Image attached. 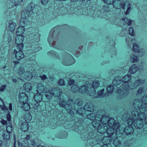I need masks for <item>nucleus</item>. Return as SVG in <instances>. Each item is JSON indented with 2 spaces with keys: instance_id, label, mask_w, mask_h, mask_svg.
<instances>
[{
  "instance_id": "nucleus-1",
  "label": "nucleus",
  "mask_w": 147,
  "mask_h": 147,
  "mask_svg": "<svg viewBox=\"0 0 147 147\" xmlns=\"http://www.w3.org/2000/svg\"><path fill=\"white\" fill-rule=\"evenodd\" d=\"M131 79V77L129 75H126L123 77L122 81L123 84L121 86L120 89L117 90L118 93V98L122 99L127 96L129 93L130 85L128 83Z\"/></svg>"
},
{
  "instance_id": "nucleus-2",
  "label": "nucleus",
  "mask_w": 147,
  "mask_h": 147,
  "mask_svg": "<svg viewBox=\"0 0 147 147\" xmlns=\"http://www.w3.org/2000/svg\"><path fill=\"white\" fill-rule=\"evenodd\" d=\"M113 4L114 7L117 9L122 8L124 9L125 7H127V9L125 12L126 15L128 14L131 10V4L126 0H115L113 1Z\"/></svg>"
},
{
  "instance_id": "nucleus-3",
  "label": "nucleus",
  "mask_w": 147,
  "mask_h": 147,
  "mask_svg": "<svg viewBox=\"0 0 147 147\" xmlns=\"http://www.w3.org/2000/svg\"><path fill=\"white\" fill-rule=\"evenodd\" d=\"M30 136L26 135V137L23 139L22 142H18V145L19 147H31L34 146L36 143L34 140H30Z\"/></svg>"
},
{
  "instance_id": "nucleus-4",
  "label": "nucleus",
  "mask_w": 147,
  "mask_h": 147,
  "mask_svg": "<svg viewBox=\"0 0 147 147\" xmlns=\"http://www.w3.org/2000/svg\"><path fill=\"white\" fill-rule=\"evenodd\" d=\"M104 115L107 117V121L106 122V123L107 122V125L109 126L110 127H113L114 129L116 130L117 134H122L123 133V131L121 130L119 128L120 124L119 122H116L115 121L113 118H111L108 120V116L105 115Z\"/></svg>"
},
{
  "instance_id": "nucleus-5",
  "label": "nucleus",
  "mask_w": 147,
  "mask_h": 147,
  "mask_svg": "<svg viewBox=\"0 0 147 147\" xmlns=\"http://www.w3.org/2000/svg\"><path fill=\"white\" fill-rule=\"evenodd\" d=\"M107 117L104 115H99L98 116H97V117H96L92 122V125L95 128H98L99 126L102 124V122H106L107 121Z\"/></svg>"
},
{
  "instance_id": "nucleus-6",
  "label": "nucleus",
  "mask_w": 147,
  "mask_h": 147,
  "mask_svg": "<svg viewBox=\"0 0 147 147\" xmlns=\"http://www.w3.org/2000/svg\"><path fill=\"white\" fill-rule=\"evenodd\" d=\"M59 105L61 107H65V109L71 115H74V110L73 109L71 103L68 102L64 100L60 101L59 103Z\"/></svg>"
},
{
  "instance_id": "nucleus-7",
  "label": "nucleus",
  "mask_w": 147,
  "mask_h": 147,
  "mask_svg": "<svg viewBox=\"0 0 147 147\" xmlns=\"http://www.w3.org/2000/svg\"><path fill=\"white\" fill-rule=\"evenodd\" d=\"M144 106L142 101L139 99H136L134 101L133 108L139 110L140 112H145V109L144 107Z\"/></svg>"
},
{
  "instance_id": "nucleus-8",
  "label": "nucleus",
  "mask_w": 147,
  "mask_h": 147,
  "mask_svg": "<svg viewBox=\"0 0 147 147\" xmlns=\"http://www.w3.org/2000/svg\"><path fill=\"white\" fill-rule=\"evenodd\" d=\"M141 117L139 118L135 119L134 121V125L136 129H140L142 128L143 125L144 119L145 118L144 115L142 114L140 115Z\"/></svg>"
},
{
  "instance_id": "nucleus-9",
  "label": "nucleus",
  "mask_w": 147,
  "mask_h": 147,
  "mask_svg": "<svg viewBox=\"0 0 147 147\" xmlns=\"http://www.w3.org/2000/svg\"><path fill=\"white\" fill-rule=\"evenodd\" d=\"M145 82V80L138 79L130 85L129 90L136 88L144 84Z\"/></svg>"
},
{
  "instance_id": "nucleus-10",
  "label": "nucleus",
  "mask_w": 147,
  "mask_h": 147,
  "mask_svg": "<svg viewBox=\"0 0 147 147\" xmlns=\"http://www.w3.org/2000/svg\"><path fill=\"white\" fill-rule=\"evenodd\" d=\"M139 110L138 109H136L133 108H132V111L131 113V116L132 118L134 119L139 118L141 117V116H140V115H141V114H142L144 115V113L145 112H140V113H139Z\"/></svg>"
},
{
  "instance_id": "nucleus-11",
  "label": "nucleus",
  "mask_w": 147,
  "mask_h": 147,
  "mask_svg": "<svg viewBox=\"0 0 147 147\" xmlns=\"http://www.w3.org/2000/svg\"><path fill=\"white\" fill-rule=\"evenodd\" d=\"M106 132H107V136L113 138L114 137L116 136V135L119 134H117L116 130L114 129L113 127H112L107 128Z\"/></svg>"
},
{
  "instance_id": "nucleus-12",
  "label": "nucleus",
  "mask_w": 147,
  "mask_h": 147,
  "mask_svg": "<svg viewBox=\"0 0 147 147\" xmlns=\"http://www.w3.org/2000/svg\"><path fill=\"white\" fill-rule=\"evenodd\" d=\"M98 131L101 134H103L106 131L107 129L106 122H102V124L99 126L97 128Z\"/></svg>"
},
{
  "instance_id": "nucleus-13",
  "label": "nucleus",
  "mask_w": 147,
  "mask_h": 147,
  "mask_svg": "<svg viewBox=\"0 0 147 147\" xmlns=\"http://www.w3.org/2000/svg\"><path fill=\"white\" fill-rule=\"evenodd\" d=\"M13 54L15 55V57L16 59L20 60L24 57V54L22 51H18L16 49L13 50Z\"/></svg>"
},
{
  "instance_id": "nucleus-14",
  "label": "nucleus",
  "mask_w": 147,
  "mask_h": 147,
  "mask_svg": "<svg viewBox=\"0 0 147 147\" xmlns=\"http://www.w3.org/2000/svg\"><path fill=\"white\" fill-rule=\"evenodd\" d=\"M51 90L52 94L54 97H59L62 93L61 90L58 88H53Z\"/></svg>"
},
{
  "instance_id": "nucleus-15",
  "label": "nucleus",
  "mask_w": 147,
  "mask_h": 147,
  "mask_svg": "<svg viewBox=\"0 0 147 147\" xmlns=\"http://www.w3.org/2000/svg\"><path fill=\"white\" fill-rule=\"evenodd\" d=\"M19 100L20 102L23 103L27 102L28 100L27 95L23 92L20 93L19 96Z\"/></svg>"
},
{
  "instance_id": "nucleus-16",
  "label": "nucleus",
  "mask_w": 147,
  "mask_h": 147,
  "mask_svg": "<svg viewBox=\"0 0 147 147\" xmlns=\"http://www.w3.org/2000/svg\"><path fill=\"white\" fill-rule=\"evenodd\" d=\"M84 109L86 111L92 112L94 109V106L91 102H87L84 106Z\"/></svg>"
},
{
  "instance_id": "nucleus-17",
  "label": "nucleus",
  "mask_w": 147,
  "mask_h": 147,
  "mask_svg": "<svg viewBox=\"0 0 147 147\" xmlns=\"http://www.w3.org/2000/svg\"><path fill=\"white\" fill-rule=\"evenodd\" d=\"M113 138L107 136L103 138L102 140L103 145H111L110 144Z\"/></svg>"
},
{
  "instance_id": "nucleus-18",
  "label": "nucleus",
  "mask_w": 147,
  "mask_h": 147,
  "mask_svg": "<svg viewBox=\"0 0 147 147\" xmlns=\"http://www.w3.org/2000/svg\"><path fill=\"white\" fill-rule=\"evenodd\" d=\"M32 14L30 11L26 10L23 11L21 13V18L23 20H26L28 19L30 15Z\"/></svg>"
},
{
  "instance_id": "nucleus-19",
  "label": "nucleus",
  "mask_w": 147,
  "mask_h": 147,
  "mask_svg": "<svg viewBox=\"0 0 147 147\" xmlns=\"http://www.w3.org/2000/svg\"><path fill=\"white\" fill-rule=\"evenodd\" d=\"M134 131L133 128L130 126L125 127L124 131L127 135H129L132 134Z\"/></svg>"
},
{
  "instance_id": "nucleus-20",
  "label": "nucleus",
  "mask_w": 147,
  "mask_h": 147,
  "mask_svg": "<svg viewBox=\"0 0 147 147\" xmlns=\"http://www.w3.org/2000/svg\"><path fill=\"white\" fill-rule=\"evenodd\" d=\"M29 125L27 122L23 123L21 125L20 129L24 132H26L28 131Z\"/></svg>"
},
{
  "instance_id": "nucleus-21",
  "label": "nucleus",
  "mask_w": 147,
  "mask_h": 147,
  "mask_svg": "<svg viewBox=\"0 0 147 147\" xmlns=\"http://www.w3.org/2000/svg\"><path fill=\"white\" fill-rule=\"evenodd\" d=\"M9 24L8 26V29L11 32L13 31L16 28V24L13 21H10L9 22Z\"/></svg>"
},
{
  "instance_id": "nucleus-22",
  "label": "nucleus",
  "mask_w": 147,
  "mask_h": 147,
  "mask_svg": "<svg viewBox=\"0 0 147 147\" xmlns=\"http://www.w3.org/2000/svg\"><path fill=\"white\" fill-rule=\"evenodd\" d=\"M33 76L32 73L29 71H27L22 76V78L24 79L29 80L31 79Z\"/></svg>"
},
{
  "instance_id": "nucleus-23",
  "label": "nucleus",
  "mask_w": 147,
  "mask_h": 147,
  "mask_svg": "<svg viewBox=\"0 0 147 147\" xmlns=\"http://www.w3.org/2000/svg\"><path fill=\"white\" fill-rule=\"evenodd\" d=\"M34 99L37 103L40 102L42 100V95L40 93H37L34 96Z\"/></svg>"
},
{
  "instance_id": "nucleus-24",
  "label": "nucleus",
  "mask_w": 147,
  "mask_h": 147,
  "mask_svg": "<svg viewBox=\"0 0 147 147\" xmlns=\"http://www.w3.org/2000/svg\"><path fill=\"white\" fill-rule=\"evenodd\" d=\"M24 40V36L23 35L17 36L16 38L15 42L16 44L23 43Z\"/></svg>"
},
{
  "instance_id": "nucleus-25",
  "label": "nucleus",
  "mask_w": 147,
  "mask_h": 147,
  "mask_svg": "<svg viewBox=\"0 0 147 147\" xmlns=\"http://www.w3.org/2000/svg\"><path fill=\"white\" fill-rule=\"evenodd\" d=\"M138 69V67L135 65H133L129 68L128 73L130 74H133L137 71Z\"/></svg>"
},
{
  "instance_id": "nucleus-26",
  "label": "nucleus",
  "mask_w": 147,
  "mask_h": 147,
  "mask_svg": "<svg viewBox=\"0 0 147 147\" xmlns=\"http://www.w3.org/2000/svg\"><path fill=\"white\" fill-rule=\"evenodd\" d=\"M88 93L89 95L93 97V98H96L97 97V96H95L96 94V91L95 89L92 88L88 89Z\"/></svg>"
},
{
  "instance_id": "nucleus-27",
  "label": "nucleus",
  "mask_w": 147,
  "mask_h": 147,
  "mask_svg": "<svg viewBox=\"0 0 147 147\" xmlns=\"http://www.w3.org/2000/svg\"><path fill=\"white\" fill-rule=\"evenodd\" d=\"M37 93H43L45 90L44 86L41 84H39L37 85Z\"/></svg>"
},
{
  "instance_id": "nucleus-28",
  "label": "nucleus",
  "mask_w": 147,
  "mask_h": 147,
  "mask_svg": "<svg viewBox=\"0 0 147 147\" xmlns=\"http://www.w3.org/2000/svg\"><path fill=\"white\" fill-rule=\"evenodd\" d=\"M24 28L23 26H19L16 30V34L17 36L22 35L24 32Z\"/></svg>"
},
{
  "instance_id": "nucleus-29",
  "label": "nucleus",
  "mask_w": 147,
  "mask_h": 147,
  "mask_svg": "<svg viewBox=\"0 0 147 147\" xmlns=\"http://www.w3.org/2000/svg\"><path fill=\"white\" fill-rule=\"evenodd\" d=\"M24 90L26 92H29L32 89V85L30 83H26L23 86Z\"/></svg>"
},
{
  "instance_id": "nucleus-30",
  "label": "nucleus",
  "mask_w": 147,
  "mask_h": 147,
  "mask_svg": "<svg viewBox=\"0 0 147 147\" xmlns=\"http://www.w3.org/2000/svg\"><path fill=\"white\" fill-rule=\"evenodd\" d=\"M121 82V78L119 77H115L113 80V84L116 86L120 84Z\"/></svg>"
},
{
  "instance_id": "nucleus-31",
  "label": "nucleus",
  "mask_w": 147,
  "mask_h": 147,
  "mask_svg": "<svg viewBox=\"0 0 147 147\" xmlns=\"http://www.w3.org/2000/svg\"><path fill=\"white\" fill-rule=\"evenodd\" d=\"M114 137L113 141V144L115 146H119L121 143V142L119 140V137L117 136V135H116V136Z\"/></svg>"
},
{
  "instance_id": "nucleus-32",
  "label": "nucleus",
  "mask_w": 147,
  "mask_h": 147,
  "mask_svg": "<svg viewBox=\"0 0 147 147\" xmlns=\"http://www.w3.org/2000/svg\"><path fill=\"white\" fill-rule=\"evenodd\" d=\"M88 90V87L86 85L81 86L79 89V92L82 94L85 93Z\"/></svg>"
},
{
  "instance_id": "nucleus-33",
  "label": "nucleus",
  "mask_w": 147,
  "mask_h": 147,
  "mask_svg": "<svg viewBox=\"0 0 147 147\" xmlns=\"http://www.w3.org/2000/svg\"><path fill=\"white\" fill-rule=\"evenodd\" d=\"M35 5L33 3H31L28 5L27 7V10L28 11H30V12L32 14L33 13V10L34 8Z\"/></svg>"
},
{
  "instance_id": "nucleus-34",
  "label": "nucleus",
  "mask_w": 147,
  "mask_h": 147,
  "mask_svg": "<svg viewBox=\"0 0 147 147\" xmlns=\"http://www.w3.org/2000/svg\"><path fill=\"white\" fill-rule=\"evenodd\" d=\"M51 90L45 91V94L46 97L49 100L51 99L52 96H53Z\"/></svg>"
},
{
  "instance_id": "nucleus-35",
  "label": "nucleus",
  "mask_w": 147,
  "mask_h": 147,
  "mask_svg": "<svg viewBox=\"0 0 147 147\" xmlns=\"http://www.w3.org/2000/svg\"><path fill=\"white\" fill-rule=\"evenodd\" d=\"M22 107L24 110L26 111H28L30 108V104L27 102L23 103L22 105Z\"/></svg>"
},
{
  "instance_id": "nucleus-36",
  "label": "nucleus",
  "mask_w": 147,
  "mask_h": 147,
  "mask_svg": "<svg viewBox=\"0 0 147 147\" xmlns=\"http://www.w3.org/2000/svg\"><path fill=\"white\" fill-rule=\"evenodd\" d=\"M79 88L78 85L75 84L71 87V91L73 92L76 93L79 91Z\"/></svg>"
},
{
  "instance_id": "nucleus-37",
  "label": "nucleus",
  "mask_w": 147,
  "mask_h": 147,
  "mask_svg": "<svg viewBox=\"0 0 147 147\" xmlns=\"http://www.w3.org/2000/svg\"><path fill=\"white\" fill-rule=\"evenodd\" d=\"M100 83L98 80H95L92 82L91 84V86L92 88L95 89L97 88L99 86Z\"/></svg>"
},
{
  "instance_id": "nucleus-38",
  "label": "nucleus",
  "mask_w": 147,
  "mask_h": 147,
  "mask_svg": "<svg viewBox=\"0 0 147 147\" xmlns=\"http://www.w3.org/2000/svg\"><path fill=\"white\" fill-rule=\"evenodd\" d=\"M67 56L70 58V59L71 60L72 62L71 63H65V62H63V64L66 66H69L75 63V60L74 58L69 54H67Z\"/></svg>"
},
{
  "instance_id": "nucleus-39",
  "label": "nucleus",
  "mask_w": 147,
  "mask_h": 147,
  "mask_svg": "<svg viewBox=\"0 0 147 147\" xmlns=\"http://www.w3.org/2000/svg\"><path fill=\"white\" fill-rule=\"evenodd\" d=\"M85 111H86V110H85L84 108L83 109L82 108H80L77 109L76 112L79 115L83 116L85 115Z\"/></svg>"
},
{
  "instance_id": "nucleus-40",
  "label": "nucleus",
  "mask_w": 147,
  "mask_h": 147,
  "mask_svg": "<svg viewBox=\"0 0 147 147\" xmlns=\"http://www.w3.org/2000/svg\"><path fill=\"white\" fill-rule=\"evenodd\" d=\"M24 118L26 121H29L31 120L32 117L30 113H26L25 114Z\"/></svg>"
},
{
  "instance_id": "nucleus-41",
  "label": "nucleus",
  "mask_w": 147,
  "mask_h": 147,
  "mask_svg": "<svg viewBox=\"0 0 147 147\" xmlns=\"http://www.w3.org/2000/svg\"><path fill=\"white\" fill-rule=\"evenodd\" d=\"M52 33L51 32V31L50 32L49 36L48 37V40L49 43L50 45H51V46H53L55 45V44L54 42H52L51 40L52 39Z\"/></svg>"
},
{
  "instance_id": "nucleus-42",
  "label": "nucleus",
  "mask_w": 147,
  "mask_h": 147,
  "mask_svg": "<svg viewBox=\"0 0 147 147\" xmlns=\"http://www.w3.org/2000/svg\"><path fill=\"white\" fill-rule=\"evenodd\" d=\"M18 71L19 76L22 77V76L24 75L23 74L25 72L24 67H20L18 69Z\"/></svg>"
},
{
  "instance_id": "nucleus-43",
  "label": "nucleus",
  "mask_w": 147,
  "mask_h": 147,
  "mask_svg": "<svg viewBox=\"0 0 147 147\" xmlns=\"http://www.w3.org/2000/svg\"><path fill=\"white\" fill-rule=\"evenodd\" d=\"M97 116H98L97 115ZM86 118L90 120H94L96 117H97V116L95 117V115L94 114L91 113L90 114H88L86 115Z\"/></svg>"
},
{
  "instance_id": "nucleus-44",
  "label": "nucleus",
  "mask_w": 147,
  "mask_h": 147,
  "mask_svg": "<svg viewBox=\"0 0 147 147\" xmlns=\"http://www.w3.org/2000/svg\"><path fill=\"white\" fill-rule=\"evenodd\" d=\"M7 131L6 132L11 133L12 131V125L10 122H9L6 125Z\"/></svg>"
},
{
  "instance_id": "nucleus-45",
  "label": "nucleus",
  "mask_w": 147,
  "mask_h": 147,
  "mask_svg": "<svg viewBox=\"0 0 147 147\" xmlns=\"http://www.w3.org/2000/svg\"><path fill=\"white\" fill-rule=\"evenodd\" d=\"M138 57L134 55H132L130 58V60L132 63H136L137 62L138 60Z\"/></svg>"
},
{
  "instance_id": "nucleus-46",
  "label": "nucleus",
  "mask_w": 147,
  "mask_h": 147,
  "mask_svg": "<svg viewBox=\"0 0 147 147\" xmlns=\"http://www.w3.org/2000/svg\"><path fill=\"white\" fill-rule=\"evenodd\" d=\"M10 133L7 132H3V137L4 140H8L9 139L10 137Z\"/></svg>"
},
{
  "instance_id": "nucleus-47",
  "label": "nucleus",
  "mask_w": 147,
  "mask_h": 147,
  "mask_svg": "<svg viewBox=\"0 0 147 147\" xmlns=\"http://www.w3.org/2000/svg\"><path fill=\"white\" fill-rule=\"evenodd\" d=\"M135 119L131 117L129 118L126 122V123L129 126H131V125L133 124L134 125V121H135Z\"/></svg>"
},
{
  "instance_id": "nucleus-48",
  "label": "nucleus",
  "mask_w": 147,
  "mask_h": 147,
  "mask_svg": "<svg viewBox=\"0 0 147 147\" xmlns=\"http://www.w3.org/2000/svg\"><path fill=\"white\" fill-rule=\"evenodd\" d=\"M44 107L42 105H40L39 104H37L34 106V108L37 110L38 111H41L43 110Z\"/></svg>"
},
{
  "instance_id": "nucleus-49",
  "label": "nucleus",
  "mask_w": 147,
  "mask_h": 147,
  "mask_svg": "<svg viewBox=\"0 0 147 147\" xmlns=\"http://www.w3.org/2000/svg\"><path fill=\"white\" fill-rule=\"evenodd\" d=\"M23 2V0H12V2L14 5L17 6L21 4Z\"/></svg>"
},
{
  "instance_id": "nucleus-50",
  "label": "nucleus",
  "mask_w": 147,
  "mask_h": 147,
  "mask_svg": "<svg viewBox=\"0 0 147 147\" xmlns=\"http://www.w3.org/2000/svg\"><path fill=\"white\" fill-rule=\"evenodd\" d=\"M17 45L16 47L17 50L18 51H22L24 48V45L23 43L16 44Z\"/></svg>"
},
{
  "instance_id": "nucleus-51",
  "label": "nucleus",
  "mask_w": 147,
  "mask_h": 147,
  "mask_svg": "<svg viewBox=\"0 0 147 147\" xmlns=\"http://www.w3.org/2000/svg\"><path fill=\"white\" fill-rule=\"evenodd\" d=\"M104 91V88L99 90L97 92V97H98L100 98L104 97V95L103 94Z\"/></svg>"
},
{
  "instance_id": "nucleus-52",
  "label": "nucleus",
  "mask_w": 147,
  "mask_h": 147,
  "mask_svg": "<svg viewBox=\"0 0 147 147\" xmlns=\"http://www.w3.org/2000/svg\"><path fill=\"white\" fill-rule=\"evenodd\" d=\"M107 92L109 93H111L114 90V86L113 85H110L107 87Z\"/></svg>"
},
{
  "instance_id": "nucleus-53",
  "label": "nucleus",
  "mask_w": 147,
  "mask_h": 147,
  "mask_svg": "<svg viewBox=\"0 0 147 147\" xmlns=\"http://www.w3.org/2000/svg\"><path fill=\"white\" fill-rule=\"evenodd\" d=\"M144 88L142 87H140L137 91L136 95H139L142 94L144 91Z\"/></svg>"
},
{
  "instance_id": "nucleus-54",
  "label": "nucleus",
  "mask_w": 147,
  "mask_h": 147,
  "mask_svg": "<svg viewBox=\"0 0 147 147\" xmlns=\"http://www.w3.org/2000/svg\"><path fill=\"white\" fill-rule=\"evenodd\" d=\"M139 47L136 43L133 44L132 50L135 52H137L139 50Z\"/></svg>"
},
{
  "instance_id": "nucleus-55",
  "label": "nucleus",
  "mask_w": 147,
  "mask_h": 147,
  "mask_svg": "<svg viewBox=\"0 0 147 147\" xmlns=\"http://www.w3.org/2000/svg\"><path fill=\"white\" fill-rule=\"evenodd\" d=\"M137 52H138V55L140 56H143L145 54V50L143 49H140Z\"/></svg>"
},
{
  "instance_id": "nucleus-56",
  "label": "nucleus",
  "mask_w": 147,
  "mask_h": 147,
  "mask_svg": "<svg viewBox=\"0 0 147 147\" xmlns=\"http://www.w3.org/2000/svg\"><path fill=\"white\" fill-rule=\"evenodd\" d=\"M75 103L77 105L80 106L82 105L83 101L81 99L79 98L76 100Z\"/></svg>"
},
{
  "instance_id": "nucleus-57",
  "label": "nucleus",
  "mask_w": 147,
  "mask_h": 147,
  "mask_svg": "<svg viewBox=\"0 0 147 147\" xmlns=\"http://www.w3.org/2000/svg\"><path fill=\"white\" fill-rule=\"evenodd\" d=\"M129 33L131 36H134L135 34V32L134 31L133 28L132 27H130L129 30Z\"/></svg>"
},
{
  "instance_id": "nucleus-58",
  "label": "nucleus",
  "mask_w": 147,
  "mask_h": 147,
  "mask_svg": "<svg viewBox=\"0 0 147 147\" xmlns=\"http://www.w3.org/2000/svg\"><path fill=\"white\" fill-rule=\"evenodd\" d=\"M123 20L125 22H127V25L128 26H130L132 23V21L130 20H128L126 18H123Z\"/></svg>"
},
{
  "instance_id": "nucleus-59",
  "label": "nucleus",
  "mask_w": 147,
  "mask_h": 147,
  "mask_svg": "<svg viewBox=\"0 0 147 147\" xmlns=\"http://www.w3.org/2000/svg\"><path fill=\"white\" fill-rule=\"evenodd\" d=\"M58 83L60 86H64L65 84L64 80L62 79H61L59 80Z\"/></svg>"
},
{
  "instance_id": "nucleus-60",
  "label": "nucleus",
  "mask_w": 147,
  "mask_h": 147,
  "mask_svg": "<svg viewBox=\"0 0 147 147\" xmlns=\"http://www.w3.org/2000/svg\"><path fill=\"white\" fill-rule=\"evenodd\" d=\"M105 3L108 5L111 4L113 3L114 1L113 0H102Z\"/></svg>"
},
{
  "instance_id": "nucleus-61",
  "label": "nucleus",
  "mask_w": 147,
  "mask_h": 147,
  "mask_svg": "<svg viewBox=\"0 0 147 147\" xmlns=\"http://www.w3.org/2000/svg\"><path fill=\"white\" fill-rule=\"evenodd\" d=\"M7 87V85H3L1 86L0 88V91L1 92L5 90Z\"/></svg>"
},
{
  "instance_id": "nucleus-62",
  "label": "nucleus",
  "mask_w": 147,
  "mask_h": 147,
  "mask_svg": "<svg viewBox=\"0 0 147 147\" xmlns=\"http://www.w3.org/2000/svg\"><path fill=\"white\" fill-rule=\"evenodd\" d=\"M68 84L69 85H71L75 83V81L73 80L69 79L68 80Z\"/></svg>"
},
{
  "instance_id": "nucleus-63",
  "label": "nucleus",
  "mask_w": 147,
  "mask_h": 147,
  "mask_svg": "<svg viewBox=\"0 0 147 147\" xmlns=\"http://www.w3.org/2000/svg\"><path fill=\"white\" fill-rule=\"evenodd\" d=\"M145 96H144L142 98V101L144 105H147V99H145Z\"/></svg>"
},
{
  "instance_id": "nucleus-64",
  "label": "nucleus",
  "mask_w": 147,
  "mask_h": 147,
  "mask_svg": "<svg viewBox=\"0 0 147 147\" xmlns=\"http://www.w3.org/2000/svg\"><path fill=\"white\" fill-rule=\"evenodd\" d=\"M6 118L7 120L9 122L11 121V116L10 113H7V115Z\"/></svg>"
}]
</instances>
